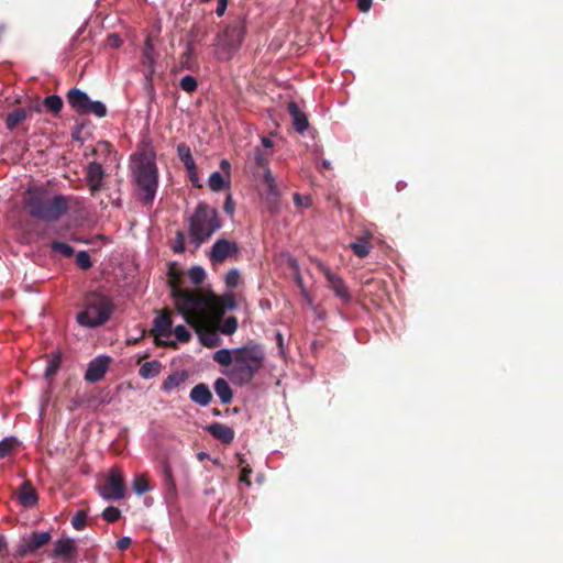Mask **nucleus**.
Wrapping results in <instances>:
<instances>
[{"mask_svg": "<svg viewBox=\"0 0 563 563\" xmlns=\"http://www.w3.org/2000/svg\"><path fill=\"white\" fill-rule=\"evenodd\" d=\"M251 473H252V468L249 465L242 466L240 482L245 483L247 486H251V484H252L251 479H250Z\"/></svg>", "mask_w": 563, "mask_h": 563, "instance_id": "49", "label": "nucleus"}, {"mask_svg": "<svg viewBox=\"0 0 563 563\" xmlns=\"http://www.w3.org/2000/svg\"><path fill=\"white\" fill-rule=\"evenodd\" d=\"M27 118V111L23 108L13 109L5 119V126L13 130L23 123Z\"/></svg>", "mask_w": 563, "mask_h": 563, "instance_id": "24", "label": "nucleus"}, {"mask_svg": "<svg viewBox=\"0 0 563 563\" xmlns=\"http://www.w3.org/2000/svg\"><path fill=\"white\" fill-rule=\"evenodd\" d=\"M238 252V246L233 242L227 240H218L210 250V258L212 262L219 263L225 258L234 255Z\"/></svg>", "mask_w": 563, "mask_h": 563, "instance_id": "10", "label": "nucleus"}, {"mask_svg": "<svg viewBox=\"0 0 563 563\" xmlns=\"http://www.w3.org/2000/svg\"><path fill=\"white\" fill-rule=\"evenodd\" d=\"M221 228L218 211L207 205H199L189 219V240L199 247Z\"/></svg>", "mask_w": 563, "mask_h": 563, "instance_id": "4", "label": "nucleus"}, {"mask_svg": "<svg viewBox=\"0 0 563 563\" xmlns=\"http://www.w3.org/2000/svg\"><path fill=\"white\" fill-rule=\"evenodd\" d=\"M213 387L216 394L218 395L223 405H229L232 402L233 391L229 383L224 378H217Z\"/></svg>", "mask_w": 563, "mask_h": 563, "instance_id": "20", "label": "nucleus"}, {"mask_svg": "<svg viewBox=\"0 0 563 563\" xmlns=\"http://www.w3.org/2000/svg\"><path fill=\"white\" fill-rule=\"evenodd\" d=\"M191 53V47L187 48V54L189 55Z\"/></svg>", "mask_w": 563, "mask_h": 563, "instance_id": "64", "label": "nucleus"}, {"mask_svg": "<svg viewBox=\"0 0 563 563\" xmlns=\"http://www.w3.org/2000/svg\"><path fill=\"white\" fill-rule=\"evenodd\" d=\"M166 345L172 346V347H176V344L174 342L167 343Z\"/></svg>", "mask_w": 563, "mask_h": 563, "instance_id": "62", "label": "nucleus"}, {"mask_svg": "<svg viewBox=\"0 0 563 563\" xmlns=\"http://www.w3.org/2000/svg\"><path fill=\"white\" fill-rule=\"evenodd\" d=\"M173 250L177 253H180L185 250V234L181 231H178L176 234V240L173 244Z\"/></svg>", "mask_w": 563, "mask_h": 563, "instance_id": "47", "label": "nucleus"}, {"mask_svg": "<svg viewBox=\"0 0 563 563\" xmlns=\"http://www.w3.org/2000/svg\"><path fill=\"white\" fill-rule=\"evenodd\" d=\"M239 461H240V466H242L244 463V459L241 455H239Z\"/></svg>", "mask_w": 563, "mask_h": 563, "instance_id": "60", "label": "nucleus"}, {"mask_svg": "<svg viewBox=\"0 0 563 563\" xmlns=\"http://www.w3.org/2000/svg\"><path fill=\"white\" fill-rule=\"evenodd\" d=\"M254 159L258 166H266L268 162V154H265L261 151H256Z\"/></svg>", "mask_w": 563, "mask_h": 563, "instance_id": "50", "label": "nucleus"}, {"mask_svg": "<svg viewBox=\"0 0 563 563\" xmlns=\"http://www.w3.org/2000/svg\"><path fill=\"white\" fill-rule=\"evenodd\" d=\"M76 544L75 541L70 538L59 539L55 542L54 552L52 554L53 558H60L64 560H69L74 558L76 554Z\"/></svg>", "mask_w": 563, "mask_h": 563, "instance_id": "16", "label": "nucleus"}, {"mask_svg": "<svg viewBox=\"0 0 563 563\" xmlns=\"http://www.w3.org/2000/svg\"><path fill=\"white\" fill-rule=\"evenodd\" d=\"M289 113L292 117V122L298 132H303L308 128V120L306 115L299 110L295 102L288 104Z\"/></svg>", "mask_w": 563, "mask_h": 563, "instance_id": "23", "label": "nucleus"}, {"mask_svg": "<svg viewBox=\"0 0 563 563\" xmlns=\"http://www.w3.org/2000/svg\"><path fill=\"white\" fill-rule=\"evenodd\" d=\"M154 62V46L152 44L151 38H147L145 42V48L143 53V64L152 70Z\"/></svg>", "mask_w": 563, "mask_h": 563, "instance_id": "33", "label": "nucleus"}, {"mask_svg": "<svg viewBox=\"0 0 563 563\" xmlns=\"http://www.w3.org/2000/svg\"><path fill=\"white\" fill-rule=\"evenodd\" d=\"M263 184L266 190V199L272 200L274 203L277 202L279 194L275 178L273 177L269 169H265L264 172Z\"/></svg>", "mask_w": 563, "mask_h": 563, "instance_id": "22", "label": "nucleus"}, {"mask_svg": "<svg viewBox=\"0 0 563 563\" xmlns=\"http://www.w3.org/2000/svg\"><path fill=\"white\" fill-rule=\"evenodd\" d=\"M62 363L60 355H54L47 363L44 375L49 378L56 374Z\"/></svg>", "mask_w": 563, "mask_h": 563, "instance_id": "35", "label": "nucleus"}, {"mask_svg": "<svg viewBox=\"0 0 563 563\" xmlns=\"http://www.w3.org/2000/svg\"><path fill=\"white\" fill-rule=\"evenodd\" d=\"M190 282H202L205 278V271L199 266H194L188 271Z\"/></svg>", "mask_w": 563, "mask_h": 563, "instance_id": "45", "label": "nucleus"}, {"mask_svg": "<svg viewBox=\"0 0 563 563\" xmlns=\"http://www.w3.org/2000/svg\"><path fill=\"white\" fill-rule=\"evenodd\" d=\"M351 249L353 250L354 254H356L358 257H365L368 255L372 245L366 239H360L351 244Z\"/></svg>", "mask_w": 563, "mask_h": 563, "instance_id": "30", "label": "nucleus"}, {"mask_svg": "<svg viewBox=\"0 0 563 563\" xmlns=\"http://www.w3.org/2000/svg\"><path fill=\"white\" fill-rule=\"evenodd\" d=\"M172 325L173 321L169 312L167 310L163 311L155 317L151 333L156 338L167 336L172 332Z\"/></svg>", "mask_w": 563, "mask_h": 563, "instance_id": "15", "label": "nucleus"}, {"mask_svg": "<svg viewBox=\"0 0 563 563\" xmlns=\"http://www.w3.org/2000/svg\"><path fill=\"white\" fill-rule=\"evenodd\" d=\"M206 430L224 444H231L235 437V432L231 427L220 422L210 423L206 427Z\"/></svg>", "mask_w": 563, "mask_h": 563, "instance_id": "14", "label": "nucleus"}, {"mask_svg": "<svg viewBox=\"0 0 563 563\" xmlns=\"http://www.w3.org/2000/svg\"><path fill=\"white\" fill-rule=\"evenodd\" d=\"M190 400L199 406L206 407L212 400V394L206 384L196 385L189 394Z\"/></svg>", "mask_w": 563, "mask_h": 563, "instance_id": "19", "label": "nucleus"}, {"mask_svg": "<svg viewBox=\"0 0 563 563\" xmlns=\"http://www.w3.org/2000/svg\"><path fill=\"white\" fill-rule=\"evenodd\" d=\"M7 552V542L3 536H0V558L4 556Z\"/></svg>", "mask_w": 563, "mask_h": 563, "instance_id": "56", "label": "nucleus"}, {"mask_svg": "<svg viewBox=\"0 0 563 563\" xmlns=\"http://www.w3.org/2000/svg\"><path fill=\"white\" fill-rule=\"evenodd\" d=\"M120 517V509L113 506H109L102 511V518L108 522H115Z\"/></svg>", "mask_w": 563, "mask_h": 563, "instance_id": "39", "label": "nucleus"}, {"mask_svg": "<svg viewBox=\"0 0 563 563\" xmlns=\"http://www.w3.org/2000/svg\"><path fill=\"white\" fill-rule=\"evenodd\" d=\"M224 209H225V211H228V212H230V213L233 211V208H232V207H231V205H230V197H228V199H227V202H225Z\"/></svg>", "mask_w": 563, "mask_h": 563, "instance_id": "59", "label": "nucleus"}, {"mask_svg": "<svg viewBox=\"0 0 563 563\" xmlns=\"http://www.w3.org/2000/svg\"><path fill=\"white\" fill-rule=\"evenodd\" d=\"M103 170L100 164L90 163L87 167V181L92 194L102 187Z\"/></svg>", "mask_w": 563, "mask_h": 563, "instance_id": "17", "label": "nucleus"}, {"mask_svg": "<svg viewBox=\"0 0 563 563\" xmlns=\"http://www.w3.org/2000/svg\"><path fill=\"white\" fill-rule=\"evenodd\" d=\"M244 38V27L235 23L223 30L217 37V53L220 58H230Z\"/></svg>", "mask_w": 563, "mask_h": 563, "instance_id": "7", "label": "nucleus"}, {"mask_svg": "<svg viewBox=\"0 0 563 563\" xmlns=\"http://www.w3.org/2000/svg\"><path fill=\"white\" fill-rule=\"evenodd\" d=\"M111 363V357L101 355L88 364L87 371L85 373V379L89 383L100 382L106 375L108 367Z\"/></svg>", "mask_w": 563, "mask_h": 563, "instance_id": "9", "label": "nucleus"}, {"mask_svg": "<svg viewBox=\"0 0 563 563\" xmlns=\"http://www.w3.org/2000/svg\"><path fill=\"white\" fill-rule=\"evenodd\" d=\"M76 263L82 269L89 268L91 266L89 254L85 251L78 252L76 255Z\"/></svg>", "mask_w": 563, "mask_h": 563, "instance_id": "43", "label": "nucleus"}, {"mask_svg": "<svg viewBox=\"0 0 563 563\" xmlns=\"http://www.w3.org/2000/svg\"><path fill=\"white\" fill-rule=\"evenodd\" d=\"M131 169L140 198L145 203H151L155 198L158 186L155 154L150 150L135 153L131 157Z\"/></svg>", "mask_w": 563, "mask_h": 563, "instance_id": "2", "label": "nucleus"}, {"mask_svg": "<svg viewBox=\"0 0 563 563\" xmlns=\"http://www.w3.org/2000/svg\"><path fill=\"white\" fill-rule=\"evenodd\" d=\"M277 341H282V335L279 333L277 334Z\"/></svg>", "mask_w": 563, "mask_h": 563, "instance_id": "63", "label": "nucleus"}, {"mask_svg": "<svg viewBox=\"0 0 563 563\" xmlns=\"http://www.w3.org/2000/svg\"><path fill=\"white\" fill-rule=\"evenodd\" d=\"M131 543H132L131 538L123 537L117 541V547L120 551H125L130 548Z\"/></svg>", "mask_w": 563, "mask_h": 563, "instance_id": "51", "label": "nucleus"}, {"mask_svg": "<svg viewBox=\"0 0 563 563\" xmlns=\"http://www.w3.org/2000/svg\"><path fill=\"white\" fill-rule=\"evenodd\" d=\"M177 154L179 159L184 163L191 183L195 186L200 187L196 164L192 158L190 148L186 144H179L177 146Z\"/></svg>", "mask_w": 563, "mask_h": 563, "instance_id": "12", "label": "nucleus"}, {"mask_svg": "<svg viewBox=\"0 0 563 563\" xmlns=\"http://www.w3.org/2000/svg\"><path fill=\"white\" fill-rule=\"evenodd\" d=\"M264 357V350L258 344L235 349V361L227 375L234 385H246L263 367Z\"/></svg>", "mask_w": 563, "mask_h": 563, "instance_id": "3", "label": "nucleus"}, {"mask_svg": "<svg viewBox=\"0 0 563 563\" xmlns=\"http://www.w3.org/2000/svg\"><path fill=\"white\" fill-rule=\"evenodd\" d=\"M106 500H120L126 496V487L122 471L118 466L111 467L106 482L98 488Z\"/></svg>", "mask_w": 563, "mask_h": 563, "instance_id": "8", "label": "nucleus"}, {"mask_svg": "<svg viewBox=\"0 0 563 563\" xmlns=\"http://www.w3.org/2000/svg\"><path fill=\"white\" fill-rule=\"evenodd\" d=\"M162 368V364L158 361L145 362L139 369V374L144 379H151L156 377Z\"/></svg>", "mask_w": 563, "mask_h": 563, "instance_id": "25", "label": "nucleus"}, {"mask_svg": "<svg viewBox=\"0 0 563 563\" xmlns=\"http://www.w3.org/2000/svg\"><path fill=\"white\" fill-rule=\"evenodd\" d=\"M162 472L164 476V484L167 487L168 490L175 492L176 490V484L175 479L172 473L170 464L167 460H164L162 462Z\"/></svg>", "mask_w": 563, "mask_h": 563, "instance_id": "29", "label": "nucleus"}, {"mask_svg": "<svg viewBox=\"0 0 563 563\" xmlns=\"http://www.w3.org/2000/svg\"><path fill=\"white\" fill-rule=\"evenodd\" d=\"M93 113L98 118H103L107 114V108L101 101H92L89 104L87 114Z\"/></svg>", "mask_w": 563, "mask_h": 563, "instance_id": "38", "label": "nucleus"}, {"mask_svg": "<svg viewBox=\"0 0 563 563\" xmlns=\"http://www.w3.org/2000/svg\"><path fill=\"white\" fill-rule=\"evenodd\" d=\"M52 249H53V251L58 252L66 257H69L73 255V249L68 244L63 243V242L52 243Z\"/></svg>", "mask_w": 563, "mask_h": 563, "instance_id": "44", "label": "nucleus"}, {"mask_svg": "<svg viewBox=\"0 0 563 563\" xmlns=\"http://www.w3.org/2000/svg\"><path fill=\"white\" fill-rule=\"evenodd\" d=\"M238 329V319L233 316L227 318L222 323L220 330L225 335L233 334Z\"/></svg>", "mask_w": 563, "mask_h": 563, "instance_id": "36", "label": "nucleus"}, {"mask_svg": "<svg viewBox=\"0 0 563 563\" xmlns=\"http://www.w3.org/2000/svg\"><path fill=\"white\" fill-rule=\"evenodd\" d=\"M174 334L179 342L186 343L190 340L191 334L185 325H177L174 329Z\"/></svg>", "mask_w": 563, "mask_h": 563, "instance_id": "42", "label": "nucleus"}, {"mask_svg": "<svg viewBox=\"0 0 563 563\" xmlns=\"http://www.w3.org/2000/svg\"><path fill=\"white\" fill-rule=\"evenodd\" d=\"M49 532H34L31 534L27 542L23 545L21 554L25 555L29 552H35L51 541Z\"/></svg>", "mask_w": 563, "mask_h": 563, "instance_id": "18", "label": "nucleus"}, {"mask_svg": "<svg viewBox=\"0 0 563 563\" xmlns=\"http://www.w3.org/2000/svg\"><path fill=\"white\" fill-rule=\"evenodd\" d=\"M285 258H286L288 265L295 271V273H297V263H296V261L291 256H289V255H286Z\"/></svg>", "mask_w": 563, "mask_h": 563, "instance_id": "57", "label": "nucleus"}, {"mask_svg": "<svg viewBox=\"0 0 563 563\" xmlns=\"http://www.w3.org/2000/svg\"><path fill=\"white\" fill-rule=\"evenodd\" d=\"M86 512L84 510H79L71 518V525L76 530H82L86 527Z\"/></svg>", "mask_w": 563, "mask_h": 563, "instance_id": "41", "label": "nucleus"}, {"mask_svg": "<svg viewBox=\"0 0 563 563\" xmlns=\"http://www.w3.org/2000/svg\"><path fill=\"white\" fill-rule=\"evenodd\" d=\"M294 202L297 208H309L311 206V198L309 196L294 195Z\"/></svg>", "mask_w": 563, "mask_h": 563, "instance_id": "46", "label": "nucleus"}, {"mask_svg": "<svg viewBox=\"0 0 563 563\" xmlns=\"http://www.w3.org/2000/svg\"><path fill=\"white\" fill-rule=\"evenodd\" d=\"M44 104L52 112L57 113L62 110L63 101L58 96H49L44 99Z\"/></svg>", "mask_w": 563, "mask_h": 563, "instance_id": "37", "label": "nucleus"}, {"mask_svg": "<svg viewBox=\"0 0 563 563\" xmlns=\"http://www.w3.org/2000/svg\"><path fill=\"white\" fill-rule=\"evenodd\" d=\"M330 289L333 294L341 299L343 302H349L351 300L350 291L345 284H329Z\"/></svg>", "mask_w": 563, "mask_h": 563, "instance_id": "31", "label": "nucleus"}, {"mask_svg": "<svg viewBox=\"0 0 563 563\" xmlns=\"http://www.w3.org/2000/svg\"><path fill=\"white\" fill-rule=\"evenodd\" d=\"M373 0H357V7L362 12H367L372 7Z\"/></svg>", "mask_w": 563, "mask_h": 563, "instance_id": "52", "label": "nucleus"}, {"mask_svg": "<svg viewBox=\"0 0 563 563\" xmlns=\"http://www.w3.org/2000/svg\"><path fill=\"white\" fill-rule=\"evenodd\" d=\"M230 183V178L220 174L219 172H214L210 175L208 184L212 191H220L225 188Z\"/></svg>", "mask_w": 563, "mask_h": 563, "instance_id": "27", "label": "nucleus"}, {"mask_svg": "<svg viewBox=\"0 0 563 563\" xmlns=\"http://www.w3.org/2000/svg\"><path fill=\"white\" fill-rule=\"evenodd\" d=\"M301 295L303 296L305 300L307 301L308 306L316 312L317 317L319 319H323L325 317V312L323 310H319L318 306H314L313 299L309 291L306 289L303 284H299Z\"/></svg>", "mask_w": 563, "mask_h": 563, "instance_id": "34", "label": "nucleus"}, {"mask_svg": "<svg viewBox=\"0 0 563 563\" xmlns=\"http://www.w3.org/2000/svg\"><path fill=\"white\" fill-rule=\"evenodd\" d=\"M69 106L79 114H87L91 100L84 91L71 89L67 95Z\"/></svg>", "mask_w": 563, "mask_h": 563, "instance_id": "13", "label": "nucleus"}, {"mask_svg": "<svg viewBox=\"0 0 563 563\" xmlns=\"http://www.w3.org/2000/svg\"><path fill=\"white\" fill-rule=\"evenodd\" d=\"M184 276V273L176 264H172L169 266V280L168 282H179Z\"/></svg>", "mask_w": 563, "mask_h": 563, "instance_id": "48", "label": "nucleus"}, {"mask_svg": "<svg viewBox=\"0 0 563 563\" xmlns=\"http://www.w3.org/2000/svg\"><path fill=\"white\" fill-rule=\"evenodd\" d=\"M227 5H228L227 0H218V7H217L216 12L219 16H221L224 13Z\"/></svg>", "mask_w": 563, "mask_h": 563, "instance_id": "54", "label": "nucleus"}, {"mask_svg": "<svg viewBox=\"0 0 563 563\" xmlns=\"http://www.w3.org/2000/svg\"><path fill=\"white\" fill-rule=\"evenodd\" d=\"M240 279V272L236 269L230 271L225 276V282H238Z\"/></svg>", "mask_w": 563, "mask_h": 563, "instance_id": "53", "label": "nucleus"}, {"mask_svg": "<svg viewBox=\"0 0 563 563\" xmlns=\"http://www.w3.org/2000/svg\"><path fill=\"white\" fill-rule=\"evenodd\" d=\"M221 169L227 178H230L231 165L227 159H222L220 163Z\"/></svg>", "mask_w": 563, "mask_h": 563, "instance_id": "55", "label": "nucleus"}, {"mask_svg": "<svg viewBox=\"0 0 563 563\" xmlns=\"http://www.w3.org/2000/svg\"><path fill=\"white\" fill-rule=\"evenodd\" d=\"M84 307L85 309L77 314V322L87 328L106 323L113 310L109 297L100 291L88 292L84 299Z\"/></svg>", "mask_w": 563, "mask_h": 563, "instance_id": "5", "label": "nucleus"}, {"mask_svg": "<svg viewBox=\"0 0 563 563\" xmlns=\"http://www.w3.org/2000/svg\"><path fill=\"white\" fill-rule=\"evenodd\" d=\"M187 377H188V375L184 371L175 372V373L168 375L164 379L161 388L163 391H170V390L179 387L181 384H184L186 382Z\"/></svg>", "mask_w": 563, "mask_h": 563, "instance_id": "21", "label": "nucleus"}, {"mask_svg": "<svg viewBox=\"0 0 563 563\" xmlns=\"http://www.w3.org/2000/svg\"><path fill=\"white\" fill-rule=\"evenodd\" d=\"M132 486H133V490L137 495H143L150 490L148 479H147L146 475H144V474L136 476L133 481Z\"/></svg>", "mask_w": 563, "mask_h": 563, "instance_id": "32", "label": "nucleus"}, {"mask_svg": "<svg viewBox=\"0 0 563 563\" xmlns=\"http://www.w3.org/2000/svg\"><path fill=\"white\" fill-rule=\"evenodd\" d=\"M25 205L33 217L46 220L58 219L67 210L64 197L56 196L49 200L40 191H29Z\"/></svg>", "mask_w": 563, "mask_h": 563, "instance_id": "6", "label": "nucleus"}, {"mask_svg": "<svg viewBox=\"0 0 563 563\" xmlns=\"http://www.w3.org/2000/svg\"><path fill=\"white\" fill-rule=\"evenodd\" d=\"M19 504L24 508H33L37 501V493L30 481H24L15 493Z\"/></svg>", "mask_w": 563, "mask_h": 563, "instance_id": "11", "label": "nucleus"}, {"mask_svg": "<svg viewBox=\"0 0 563 563\" xmlns=\"http://www.w3.org/2000/svg\"><path fill=\"white\" fill-rule=\"evenodd\" d=\"M178 311L187 323L197 325L212 319H220L227 311L236 308L232 294L217 296L212 291L185 289L184 284H168Z\"/></svg>", "mask_w": 563, "mask_h": 563, "instance_id": "1", "label": "nucleus"}, {"mask_svg": "<svg viewBox=\"0 0 563 563\" xmlns=\"http://www.w3.org/2000/svg\"><path fill=\"white\" fill-rule=\"evenodd\" d=\"M213 360L223 366L233 365L235 361V350L221 349L213 354Z\"/></svg>", "mask_w": 563, "mask_h": 563, "instance_id": "26", "label": "nucleus"}, {"mask_svg": "<svg viewBox=\"0 0 563 563\" xmlns=\"http://www.w3.org/2000/svg\"><path fill=\"white\" fill-rule=\"evenodd\" d=\"M18 440L14 437H7L0 441V460L9 456L18 446Z\"/></svg>", "mask_w": 563, "mask_h": 563, "instance_id": "28", "label": "nucleus"}, {"mask_svg": "<svg viewBox=\"0 0 563 563\" xmlns=\"http://www.w3.org/2000/svg\"><path fill=\"white\" fill-rule=\"evenodd\" d=\"M203 344H205L206 346H213V344H212V343H209L208 341H203Z\"/></svg>", "mask_w": 563, "mask_h": 563, "instance_id": "61", "label": "nucleus"}, {"mask_svg": "<svg viewBox=\"0 0 563 563\" xmlns=\"http://www.w3.org/2000/svg\"><path fill=\"white\" fill-rule=\"evenodd\" d=\"M262 143H263V145H264L265 147H267V148H269V147H272V146H273V143H272V141H271L268 137H263V139H262Z\"/></svg>", "mask_w": 563, "mask_h": 563, "instance_id": "58", "label": "nucleus"}, {"mask_svg": "<svg viewBox=\"0 0 563 563\" xmlns=\"http://www.w3.org/2000/svg\"><path fill=\"white\" fill-rule=\"evenodd\" d=\"M180 88L186 92H192L197 89V80L195 77L187 75L180 79Z\"/></svg>", "mask_w": 563, "mask_h": 563, "instance_id": "40", "label": "nucleus"}]
</instances>
